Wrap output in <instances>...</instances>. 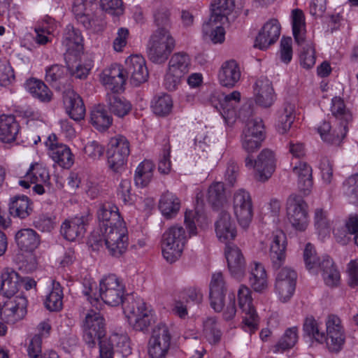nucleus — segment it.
I'll return each instance as SVG.
<instances>
[{
    "label": "nucleus",
    "instance_id": "nucleus-22",
    "mask_svg": "<svg viewBox=\"0 0 358 358\" xmlns=\"http://www.w3.org/2000/svg\"><path fill=\"white\" fill-rule=\"evenodd\" d=\"M125 71L130 76L131 80L135 85L145 82L148 78V71L145 65V59L140 55H132L125 62Z\"/></svg>",
    "mask_w": 358,
    "mask_h": 358
},
{
    "label": "nucleus",
    "instance_id": "nucleus-30",
    "mask_svg": "<svg viewBox=\"0 0 358 358\" xmlns=\"http://www.w3.org/2000/svg\"><path fill=\"white\" fill-rule=\"evenodd\" d=\"M254 126L255 124H250L248 129H244L243 131L242 148L248 155L259 150L264 139V125L256 124L257 131L252 130V127Z\"/></svg>",
    "mask_w": 358,
    "mask_h": 358
},
{
    "label": "nucleus",
    "instance_id": "nucleus-26",
    "mask_svg": "<svg viewBox=\"0 0 358 358\" xmlns=\"http://www.w3.org/2000/svg\"><path fill=\"white\" fill-rule=\"evenodd\" d=\"M241 76L239 64L231 59L222 64L218 73V80L222 86L231 88L240 80Z\"/></svg>",
    "mask_w": 358,
    "mask_h": 358
},
{
    "label": "nucleus",
    "instance_id": "nucleus-15",
    "mask_svg": "<svg viewBox=\"0 0 358 358\" xmlns=\"http://www.w3.org/2000/svg\"><path fill=\"white\" fill-rule=\"evenodd\" d=\"M296 278V273L289 268H282L278 272L275 278V291L282 302L288 301L293 296Z\"/></svg>",
    "mask_w": 358,
    "mask_h": 358
},
{
    "label": "nucleus",
    "instance_id": "nucleus-61",
    "mask_svg": "<svg viewBox=\"0 0 358 358\" xmlns=\"http://www.w3.org/2000/svg\"><path fill=\"white\" fill-rule=\"evenodd\" d=\"M171 344L160 343L155 341H148V355L150 358H166L169 351Z\"/></svg>",
    "mask_w": 358,
    "mask_h": 358
},
{
    "label": "nucleus",
    "instance_id": "nucleus-28",
    "mask_svg": "<svg viewBox=\"0 0 358 358\" xmlns=\"http://www.w3.org/2000/svg\"><path fill=\"white\" fill-rule=\"evenodd\" d=\"M15 303L8 301L0 309L1 319L7 323H15L21 320L26 313L27 300L24 297H16Z\"/></svg>",
    "mask_w": 358,
    "mask_h": 358
},
{
    "label": "nucleus",
    "instance_id": "nucleus-14",
    "mask_svg": "<svg viewBox=\"0 0 358 358\" xmlns=\"http://www.w3.org/2000/svg\"><path fill=\"white\" fill-rule=\"evenodd\" d=\"M287 214L289 222L298 231H304L308 226L307 204L300 196H291L287 202Z\"/></svg>",
    "mask_w": 358,
    "mask_h": 358
},
{
    "label": "nucleus",
    "instance_id": "nucleus-39",
    "mask_svg": "<svg viewBox=\"0 0 358 358\" xmlns=\"http://www.w3.org/2000/svg\"><path fill=\"white\" fill-rule=\"evenodd\" d=\"M32 210V203L26 196L14 197L9 205L10 214L20 219L29 216Z\"/></svg>",
    "mask_w": 358,
    "mask_h": 358
},
{
    "label": "nucleus",
    "instance_id": "nucleus-49",
    "mask_svg": "<svg viewBox=\"0 0 358 358\" xmlns=\"http://www.w3.org/2000/svg\"><path fill=\"white\" fill-rule=\"evenodd\" d=\"M219 22L209 20L203 24V34L206 39H209L213 43H222L224 41L225 31Z\"/></svg>",
    "mask_w": 358,
    "mask_h": 358
},
{
    "label": "nucleus",
    "instance_id": "nucleus-7",
    "mask_svg": "<svg viewBox=\"0 0 358 358\" xmlns=\"http://www.w3.org/2000/svg\"><path fill=\"white\" fill-rule=\"evenodd\" d=\"M125 288L122 281L114 274L103 278L99 282V296L106 304L117 306L124 302Z\"/></svg>",
    "mask_w": 358,
    "mask_h": 358
},
{
    "label": "nucleus",
    "instance_id": "nucleus-42",
    "mask_svg": "<svg viewBox=\"0 0 358 358\" xmlns=\"http://www.w3.org/2000/svg\"><path fill=\"white\" fill-rule=\"evenodd\" d=\"M180 208V199L173 193L167 192L160 199L159 208L167 219L174 217Z\"/></svg>",
    "mask_w": 358,
    "mask_h": 358
},
{
    "label": "nucleus",
    "instance_id": "nucleus-54",
    "mask_svg": "<svg viewBox=\"0 0 358 358\" xmlns=\"http://www.w3.org/2000/svg\"><path fill=\"white\" fill-rule=\"evenodd\" d=\"M66 75V70L62 65L54 64L46 69L45 80L52 87L60 90L59 84L64 79Z\"/></svg>",
    "mask_w": 358,
    "mask_h": 358
},
{
    "label": "nucleus",
    "instance_id": "nucleus-8",
    "mask_svg": "<svg viewBox=\"0 0 358 358\" xmlns=\"http://www.w3.org/2000/svg\"><path fill=\"white\" fill-rule=\"evenodd\" d=\"M326 333L324 340L319 343H325L329 352L338 353L343 348L345 342V334L341 319L335 315H329L325 322Z\"/></svg>",
    "mask_w": 358,
    "mask_h": 358
},
{
    "label": "nucleus",
    "instance_id": "nucleus-55",
    "mask_svg": "<svg viewBox=\"0 0 358 358\" xmlns=\"http://www.w3.org/2000/svg\"><path fill=\"white\" fill-rule=\"evenodd\" d=\"M298 341V329L296 327L288 328L275 345L277 351L292 348Z\"/></svg>",
    "mask_w": 358,
    "mask_h": 358
},
{
    "label": "nucleus",
    "instance_id": "nucleus-47",
    "mask_svg": "<svg viewBox=\"0 0 358 358\" xmlns=\"http://www.w3.org/2000/svg\"><path fill=\"white\" fill-rule=\"evenodd\" d=\"M207 199L215 208L222 207L227 202L224 185L222 182H213L208 189Z\"/></svg>",
    "mask_w": 358,
    "mask_h": 358
},
{
    "label": "nucleus",
    "instance_id": "nucleus-23",
    "mask_svg": "<svg viewBox=\"0 0 358 358\" xmlns=\"http://www.w3.org/2000/svg\"><path fill=\"white\" fill-rule=\"evenodd\" d=\"M226 292L227 289L222 273H214L210 284L209 297L210 306L216 312L223 310Z\"/></svg>",
    "mask_w": 358,
    "mask_h": 358
},
{
    "label": "nucleus",
    "instance_id": "nucleus-48",
    "mask_svg": "<svg viewBox=\"0 0 358 358\" xmlns=\"http://www.w3.org/2000/svg\"><path fill=\"white\" fill-rule=\"evenodd\" d=\"M292 31L294 40L298 45L305 41V16L300 9H294L292 12Z\"/></svg>",
    "mask_w": 358,
    "mask_h": 358
},
{
    "label": "nucleus",
    "instance_id": "nucleus-46",
    "mask_svg": "<svg viewBox=\"0 0 358 358\" xmlns=\"http://www.w3.org/2000/svg\"><path fill=\"white\" fill-rule=\"evenodd\" d=\"M113 119L103 105L94 106L90 114V122L99 131L107 129L112 124Z\"/></svg>",
    "mask_w": 358,
    "mask_h": 358
},
{
    "label": "nucleus",
    "instance_id": "nucleus-24",
    "mask_svg": "<svg viewBox=\"0 0 358 358\" xmlns=\"http://www.w3.org/2000/svg\"><path fill=\"white\" fill-rule=\"evenodd\" d=\"M100 80L106 88L113 92L122 90L126 81L124 71L117 64L104 69L100 74Z\"/></svg>",
    "mask_w": 358,
    "mask_h": 358
},
{
    "label": "nucleus",
    "instance_id": "nucleus-32",
    "mask_svg": "<svg viewBox=\"0 0 358 358\" xmlns=\"http://www.w3.org/2000/svg\"><path fill=\"white\" fill-rule=\"evenodd\" d=\"M62 44L66 48V60L68 55L74 54L76 56L83 50V37L80 31L71 24L67 25L64 31Z\"/></svg>",
    "mask_w": 358,
    "mask_h": 358
},
{
    "label": "nucleus",
    "instance_id": "nucleus-20",
    "mask_svg": "<svg viewBox=\"0 0 358 358\" xmlns=\"http://www.w3.org/2000/svg\"><path fill=\"white\" fill-rule=\"evenodd\" d=\"M254 96L255 103L263 107H271L275 99L272 83L266 77H260L255 83Z\"/></svg>",
    "mask_w": 358,
    "mask_h": 358
},
{
    "label": "nucleus",
    "instance_id": "nucleus-13",
    "mask_svg": "<svg viewBox=\"0 0 358 358\" xmlns=\"http://www.w3.org/2000/svg\"><path fill=\"white\" fill-rule=\"evenodd\" d=\"M233 208L239 224L247 228L253 217L252 201L248 192L239 189L234 192Z\"/></svg>",
    "mask_w": 358,
    "mask_h": 358
},
{
    "label": "nucleus",
    "instance_id": "nucleus-44",
    "mask_svg": "<svg viewBox=\"0 0 358 358\" xmlns=\"http://www.w3.org/2000/svg\"><path fill=\"white\" fill-rule=\"evenodd\" d=\"M155 164L150 160H144L138 164L134 173V182L136 186L146 187L153 177Z\"/></svg>",
    "mask_w": 358,
    "mask_h": 358
},
{
    "label": "nucleus",
    "instance_id": "nucleus-25",
    "mask_svg": "<svg viewBox=\"0 0 358 358\" xmlns=\"http://www.w3.org/2000/svg\"><path fill=\"white\" fill-rule=\"evenodd\" d=\"M65 110L69 116L75 121L83 120L85 106L80 96L73 90H67L63 96Z\"/></svg>",
    "mask_w": 358,
    "mask_h": 358
},
{
    "label": "nucleus",
    "instance_id": "nucleus-41",
    "mask_svg": "<svg viewBox=\"0 0 358 358\" xmlns=\"http://www.w3.org/2000/svg\"><path fill=\"white\" fill-rule=\"evenodd\" d=\"M295 103L286 102L282 108L278 112L277 129L279 133L284 134L289 130L295 118Z\"/></svg>",
    "mask_w": 358,
    "mask_h": 358
},
{
    "label": "nucleus",
    "instance_id": "nucleus-60",
    "mask_svg": "<svg viewBox=\"0 0 358 358\" xmlns=\"http://www.w3.org/2000/svg\"><path fill=\"white\" fill-rule=\"evenodd\" d=\"M83 294L87 297L90 303L97 308L100 296L96 293L97 285L94 281L90 278H84L83 283Z\"/></svg>",
    "mask_w": 358,
    "mask_h": 358
},
{
    "label": "nucleus",
    "instance_id": "nucleus-35",
    "mask_svg": "<svg viewBox=\"0 0 358 358\" xmlns=\"http://www.w3.org/2000/svg\"><path fill=\"white\" fill-rule=\"evenodd\" d=\"M1 292L5 296L10 298L21 287L20 277L16 271L6 268L1 273Z\"/></svg>",
    "mask_w": 358,
    "mask_h": 358
},
{
    "label": "nucleus",
    "instance_id": "nucleus-17",
    "mask_svg": "<svg viewBox=\"0 0 358 358\" xmlns=\"http://www.w3.org/2000/svg\"><path fill=\"white\" fill-rule=\"evenodd\" d=\"M89 220L90 215L87 213L65 220L61 225V234L69 241H74L83 237L86 231Z\"/></svg>",
    "mask_w": 358,
    "mask_h": 358
},
{
    "label": "nucleus",
    "instance_id": "nucleus-52",
    "mask_svg": "<svg viewBox=\"0 0 358 358\" xmlns=\"http://www.w3.org/2000/svg\"><path fill=\"white\" fill-rule=\"evenodd\" d=\"M24 178L31 183H46L49 180V173L42 164L35 163L31 165Z\"/></svg>",
    "mask_w": 358,
    "mask_h": 358
},
{
    "label": "nucleus",
    "instance_id": "nucleus-12",
    "mask_svg": "<svg viewBox=\"0 0 358 358\" xmlns=\"http://www.w3.org/2000/svg\"><path fill=\"white\" fill-rule=\"evenodd\" d=\"M239 308L245 313L243 317L244 329L250 334L258 328L259 317L252 306L251 292L245 285H241L238 290Z\"/></svg>",
    "mask_w": 358,
    "mask_h": 358
},
{
    "label": "nucleus",
    "instance_id": "nucleus-5",
    "mask_svg": "<svg viewBox=\"0 0 358 358\" xmlns=\"http://www.w3.org/2000/svg\"><path fill=\"white\" fill-rule=\"evenodd\" d=\"M190 58L184 52L173 54L169 62V70L165 76L164 85L169 91L175 90L181 79L189 72Z\"/></svg>",
    "mask_w": 358,
    "mask_h": 358
},
{
    "label": "nucleus",
    "instance_id": "nucleus-27",
    "mask_svg": "<svg viewBox=\"0 0 358 358\" xmlns=\"http://www.w3.org/2000/svg\"><path fill=\"white\" fill-rule=\"evenodd\" d=\"M331 112L341 127V138H345L348 131V124L352 120V114L346 107L343 99L335 96L331 100Z\"/></svg>",
    "mask_w": 358,
    "mask_h": 358
},
{
    "label": "nucleus",
    "instance_id": "nucleus-50",
    "mask_svg": "<svg viewBox=\"0 0 358 358\" xmlns=\"http://www.w3.org/2000/svg\"><path fill=\"white\" fill-rule=\"evenodd\" d=\"M101 232L103 233L106 245H113L114 244V239L128 237L124 222H120V223L111 225L110 227H103Z\"/></svg>",
    "mask_w": 358,
    "mask_h": 358
},
{
    "label": "nucleus",
    "instance_id": "nucleus-18",
    "mask_svg": "<svg viewBox=\"0 0 358 358\" xmlns=\"http://www.w3.org/2000/svg\"><path fill=\"white\" fill-rule=\"evenodd\" d=\"M224 253L231 275L241 280L246 270V262L241 250L234 244H227Z\"/></svg>",
    "mask_w": 358,
    "mask_h": 358
},
{
    "label": "nucleus",
    "instance_id": "nucleus-16",
    "mask_svg": "<svg viewBox=\"0 0 358 358\" xmlns=\"http://www.w3.org/2000/svg\"><path fill=\"white\" fill-rule=\"evenodd\" d=\"M45 145L48 148V155L52 160L62 168L69 169L73 164V154L66 145L59 143L55 134H50Z\"/></svg>",
    "mask_w": 358,
    "mask_h": 358
},
{
    "label": "nucleus",
    "instance_id": "nucleus-63",
    "mask_svg": "<svg viewBox=\"0 0 358 358\" xmlns=\"http://www.w3.org/2000/svg\"><path fill=\"white\" fill-rule=\"evenodd\" d=\"M331 125L329 122H324L318 128V131L320 134L321 138L328 143L338 144L344 138H341V127H339V131L336 134L330 133Z\"/></svg>",
    "mask_w": 358,
    "mask_h": 358
},
{
    "label": "nucleus",
    "instance_id": "nucleus-57",
    "mask_svg": "<svg viewBox=\"0 0 358 358\" xmlns=\"http://www.w3.org/2000/svg\"><path fill=\"white\" fill-rule=\"evenodd\" d=\"M304 334L320 343L324 340V332L320 331L319 324L313 317H308L305 319L303 326Z\"/></svg>",
    "mask_w": 358,
    "mask_h": 358
},
{
    "label": "nucleus",
    "instance_id": "nucleus-34",
    "mask_svg": "<svg viewBox=\"0 0 358 358\" xmlns=\"http://www.w3.org/2000/svg\"><path fill=\"white\" fill-rule=\"evenodd\" d=\"M15 241L21 250L31 252L38 248L41 240L39 235L34 229L26 228L16 233Z\"/></svg>",
    "mask_w": 358,
    "mask_h": 358
},
{
    "label": "nucleus",
    "instance_id": "nucleus-19",
    "mask_svg": "<svg viewBox=\"0 0 358 358\" xmlns=\"http://www.w3.org/2000/svg\"><path fill=\"white\" fill-rule=\"evenodd\" d=\"M280 34V25L276 19H271L259 31L255 42V47L266 50L275 43Z\"/></svg>",
    "mask_w": 358,
    "mask_h": 358
},
{
    "label": "nucleus",
    "instance_id": "nucleus-4",
    "mask_svg": "<svg viewBox=\"0 0 358 358\" xmlns=\"http://www.w3.org/2000/svg\"><path fill=\"white\" fill-rule=\"evenodd\" d=\"M187 236L184 228L173 225L163 234L162 240V254L169 263L175 262L181 256Z\"/></svg>",
    "mask_w": 358,
    "mask_h": 358
},
{
    "label": "nucleus",
    "instance_id": "nucleus-1",
    "mask_svg": "<svg viewBox=\"0 0 358 358\" xmlns=\"http://www.w3.org/2000/svg\"><path fill=\"white\" fill-rule=\"evenodd\" d=\"M123 310L129 325L134 330L144 331L150 326L152 311L143 299L133 297L127 299Z\"/></svg>",
    "mask_w": 358,
    "mask_h": 358
},
{
    "label": "nucleus",
    "instance_id": "nucleus-36",
    "mask_svg": "<svg viewBox=\"0 0 358 358\" xmlns=\"http://www.w3.org/2000/svg\"><path fill=\"white\" fill-rule=\"evenodd\" d=\"M20 126L13 115L0 116V141L10 143L15 140Z\"/></svg>",
    "mask_w": 358,
    "mask_h": 358
},
{
    "label": "nucleus",
    "instance_id": "nucleus-33",
    "mask_svg": "<svg viewBox=\"0 0 358 358\" xmlns=\"http://www.w3.org/2000/svg\"><path fill=\"white\" fill-rule=\"evenodd\" d=\"M97 217L99 222L101 231L106 227L115 225L120 222H124L119 213L118 208L109 202L102 203L97 211Z\"/></svg>",
    "mask_w": 358,
    "mask_h": 358
},
{
    "label": "nucleus",
    "instance_id": "nucleus-62",
    "mask_svg": "<svg viewBox=\"0 0 358 358\" xmlns=\"http://www.w3.org/2000/svg\"><path fill=\"white\" fill-rule=\"evenodd\" d=\"M108 341L112 344V346L115 345L117 350L124 356L131 354L129 338L127 335L115 333L111 335Z\"/></svg>",
    "mask_w": 358,
    "mask_h": 358
},
{
    "label": "nucleus",
    "instance_id": "nucleus-10",
    "mask_svg": "<svg viewBox=\"0 0 358 358\" xmlns=\"http://www.w3.org/2000/svg\"><path fill=\"white\" fill-rule=\"evenodd\" d=\"M83 338L90 348H93L96 340L105 336L104 319L100 313L90 310L86 314L83 323Z\"/></svg>",
    "mask_w": 358,
    "mask_h": 358
},
{
    "label": "nucleus",
    "instance_id": "nucleus-37",
    "mask_svg": "<svg viewBox=\"0 0 358 358\" xmlns=\"http://www.w3.org/2000/svg\"><path fill=\"white\" fill-rule=\"evenodd\" d=\"M249 282L255 292H261L267 288V275L261 263L254 262L251 264Z\"/></svg>",
    "mask_w": 358,
    "mask_h": 358
},
{
    "label": "nucleus",
    "instance_id": "nucleus-45",
    "mask_svg": "<svg viewBox=\"0 0 358 358\" xmlns=\"http://www.w3.org/2000/svg\"><path fill=\"white\" fill-rule=\"evenodd\" d=\"M26 88L35 98L43 102H49L52 97V93L47 85L41 80L31 78L26 83Z\"/></svg>",
    "mask_w": 358,
    "mask_h": 358
},
{
    "label": "nucleus",
    "instance_id": "nucleus-9",
    "mask_svg": "<svg viewBox=\"0 0 358 358\" xmlns=\"http://www.w3.org/2000/svg\"><path fill=\"white\" fill-rule=\"evenodd\" d=\"M129 153V142L126 137L117 135L111 138L107 151L109 167L114 172H120L124 169Z\"/></svg>",
    "mask_w": 358,
    "mask_h": 358
},
{
    "label": "nucleus",
    "instance_id": "nucleus-64",
    "mask_svg": "<svg viewBox=\"0 0 358 358\" xmlns=\"http://www.w3.org/2000/svg\"><path fill=\"white\" fill-rule=\"evenodd\" d=\"M345 193L351 201L358 206V173L349 177L344 183Z\"/></svg>",
    "mask_w": 358,
    "mask_h": 358
},
{
    "label": "nucleus",
    "instance_id": "nucleus-40",
    "mask_svg": "<svg viewBox=\"0 0 358 358\" xmlns=\"http://www.w3.org/2000/svg\"><path fill=\"white\" fill-rule=\"evenodd\" d=\"M320 267L324 283L331 287L338 286L341 279L340 273L332 259L329 257H323Z\"/></svg>",
    "mask_w": 358,
    "mask_h": 358
},
{
    "label": "nucleus",
    "instance_id": "nucleus-21",
    "mask_svg": "<svg viewBox=\"0 0 358 358\" xmlns=\"http://www.w3.org/2000/svg\"><path fill=\"white\" fill-rule=\"evenodd\" d=\"M287 237L285 234L278 230L271 236L269 257L273 266L279 268L284 263L286 257Z\"/></svg>",
    "mask_w": 358,
    "mask_h": 358
},
{
    "label": "nucleus",
    "instance_id": "nucleus-51",
    "mask_svg": "<svg viewBox=\"0 0 358 358\" xmlns=\"http://www.w3.org/2000/svg\"><path fill=\"white\" fill-rule=\"evenodd\" d=\"M153 113L159 117L169 115L173 108V101L168 94H163L156 97L152 104Z\"/></svg>",
    "mask_w": 358,
    "mask_h": 358
},
{
    "label": "nucleus",
    "instance_id": "nucleus-2",
    "mask_svg": "<svg viewBox=\"0 0 358 358\" xmlns=\"http://www.w3.org/2000/svg\"><path fill=\"white\" fill-rule=\"evenodd\" d=\"M175 47V40L168 29H157L150 36L148 57L156 64L165 62Z\"/></svg>",
    "mask_w": 358,
    "mask_h": 358
},
{
    "label": "nucleus",
    "instance_id": "nucleus-58",
    "mask_svg": "<svg viewBox=\"0 0 358 358\" xmlns=\"http://www.w3.org/2000/svg\"><path fill=\"white\" fill-rule=\"evenodd\" d=\"M171 338L170 327L164 322H159L152 329L149 340L171 344Z\"/></svg>",
    "mask_w": 358,
    "mask_h": 358
},
{
    "label": "nucleus",
    "instance_id": "nucleus-38",
    "mask_svg": "<svg viewBox=\"0 0 358 358\" xmlns=\"http://www.w3.org/2000/svg\"><path fill=\"white\" fill-rule=\"evenodd\" d=\"M235 7L234 0H213L211 4V20L215 22H223L231 13Z\"/></svg>",
    "mask_w": 358,
    "mask_h": 358
},
{
    "label": "nucleus",
    "instance_id": "nucleus-56",
    "mask_svg": "<svg viewBox=\"0 0 358 358\" xmlns=\"http://www.w3.org/2000/svg\"><path fill=\"white\" fill-rule=\"evenodd\" d=\"M300 45L302 46L300 54L301 65L305 69H311L315 64L314 45L311 42H306V41Z\"/></svg>",
    "mask_w": 358,
    "mask_h": 358
},
{
    "label": "nucleus",
    "instance_id": "nucleus-3",
    "mask_svg": "<svg viewBox=\"0 0 358 358\" xmlns=\"http://www.w3.org/2000/svg\"><path fill=\"white\" fill-rule=\"evenodd\" d=\"M97 10L95 0H74L72 6L77 21L92 32L101 31L104 27L103 20L96 13Z\"/></svg>",
    "mask_w": 358,
    "mask_h": 358
},
{
    "label": "nucleus",
    "instance_id": "nucleus-31",
    "mask_svg": "<svg viewBox=\"0 0 358 358\" xmlns=\"http://www.w3.org/2000/svg\"><path fill=\"white\" fill-rule=\"evenodd\" d=\"M293 173L298 178V188L304 196L308 195L312 190L313 181L312 168L305 162H298L292 168Z\"/></svg>",
    "mask_w": 358,
    "mask_h": 358
},
{
    "label": "nucleus",
    "instance_id": "nucleus-43",
    "mask_svg": "<svg viewBox=\"0 0 358 358\" xmlns=\"http://www.w3.org/2000/svg\"><path fill=\"white\" fill-rule=\"evenodd\" d=\"M107 104L110 112L118 117L127 115L132 108L129 101L116 94H108Z\"/></svg>",
    "mask_w": 358,
    "mask_h": 358
},
{
    "label": "nucleus",
    "instance_id": "nucleus-29",
    "mask_svg": "<svg viewBox=\"0 0 358 358\" xmlns=\"http://www.w3.org/2000/svg\"><path fill=\"white\" fill-rule=\"evenodd\" d=\"M215 232L218 239L227 244L234 240L236 236V229L234 222L228 212L220 213L218 220L215 222Z\"/></svg>",
    "mask_w": 358,
    "mask_h": 358
},
{
    "label": "nucleus",
    "instance_id": "nucleus-6",
    "mask_svg": "<svg viewBox=\"0 0 358 358\" xmlns=\"http://www.w3.org/2000/svg\"><path fill=\"white\" fill-rule=\"evenodd\" d=\"M245 166L249 169H255L256 179L264 182L271 177L275 171V155L269 149L262 150L257 159H254L251 155H248L245 159Z\"/></svg>",
    "mask_w": 358,
    "mask_h": 358
},
{
    "label": "nucleus",
    "instance_id": "nucleus-11",
    "mask_svg": "<svg viewBox=\"0 0 358 358\" xmlns=\"http://www.w3.org/2000/svg\"><path fill=\"white\" fill-rule=\"evenodd\" d=\"M222 97L213 94L210 97L212 105L220 111L226 123L233 124L237 119L236 106L241 100V93L234 91L229 94H222Z\"/></svg>",
    "mask_w": 358,
    "mask_h": 358
},
{
    "label": "nucleus",
    "instance_id": "nucleus-53",
    "mask_svg": "<svg viewBox=\"0 0 358 358\" xmlns=\"http://www.w3.org/2000/svg\"><path fill=\"white\" fill-rule=\"evenodd\" d=\"M62 290L59 283H53L52 290L45 301V307L50 311H58L62 307Z\"/></svg>",
    "mask_w": 358,
    "mask_h": 358
},
{
    "label": "nucleus",
    "instance_id": "nucleus-59",
    "mask_svg": "<svg viewBox=\"0 0 358 358\" xmlns=\"http://www.w3.org/2000/svg\"><path fill=\"white\" fill-rule=\"evenodd\" d=\"M203 332L210 342L217 343L220 340L222 334L213 317L207 318L203 322Z\"/></svg>",
    "mask_w": 358,
    "mask_h": 358
}]
</instances>
